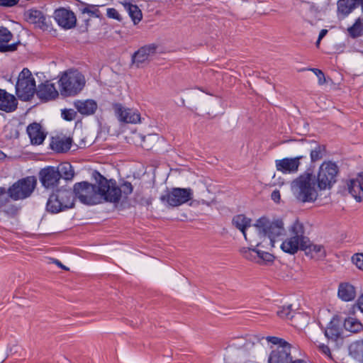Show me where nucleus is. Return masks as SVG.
I'll list each match as a JSON object with an SVG mask.
<instances>
[{
  "label": "nucleus",
  "mask_w": 363,
  "mask_h": 363,
  "mask_svg": "<svg viewBox=\"0 0 363 363\" xmlns=\"http://www.w3.org/2000/svg\"><path fill=\"white\" fill-rule=\"evenodd\" d=\"M358 0H339L337 1V11L343 16H347L355 8Z\"/></svg>",
  "instance_id": "2f4dec72"
},
{
  "label": "nucleus",
  "mask_w": 363,
  "mask_h": 363,
  "mask_svg": "<svg viewBox=\"0 0 363 363\" xmlns=\"http://www.w3.org/2000/svg\"><path fill=\"white\" fill-rule=\"evenodd\" d=\"M60 199H59V197L57 196V192L55 193H53L52 194L48 201H47V203H46V210L48 211V212H50L52 213H59L60 211H53L52 209H53V208L55 206L57 207V206L60 205Z\"/></svg>",
  "instance_id": "4c0bfd02"
},
{
  "label": "nucleus",
  "mask_w": 363,
  "mask_h": 363,
  "mask_svg": "<svg viewBox=\"0 0 363 363\" xmlns=\"http://www.w3.org/2000/svg\"><path fill=\"white\" fill-rule=\"evenodd\" d=\"M290 363H306V362L303 359H295L293 360V358L291 359V362Z\"/></svg>",
  "instance_id": "5fc2aeb1"
},
{
  "label": "nucleus",
  "mask_w": 363,
  "mask_h": 363,
  "mask_svg": "<svg viewBox=\"0 0 363 363\" xmlns=\"http://www.w3.org/2000/svg\"><path fill=\"white\" fill-rule=\"evenodd\" d=\"M264 337L257 335H247L235 337L230 341L229 346L236 350H242L245 354H250Z\"/></svg>",
  "instance_id": "9b49d317"
},
{
  "label": "nucleus",
  "mask_w": 363,
  "mask_h": 363,
  "mask_svg": "<svg viewBox=\"0 0 363 363\" xmlns=\"http://www.w3.org/2000/svg\"><path fill=\"white\" fill-rule=\"evenodd\" d=\"M267 340L276 345L268 358V363H290L291 362V345L277 337H267Z\"/></svg>",
  "instance_id": "0eeeda50"
},
{
  "label": "nucleus",
  "mask_w": 363,
  "mask_h": 363,
  "mask_svg": "<svg viewBox=\"0 0 363 363\" xmlns=\"http://www.w3.org/2000/svg\"><path fill=\"white\" fill-rule=\"evenodd\" d=\"M344 327L347 330L354 333H358L363 329L362 324L352 318H349L345 320Z\"/></svg>",
  "instance_id": "e433bc0d"
},
{
  "label": "nucleus",
  "mask_w": 363,
  "mask_h": 363,
  "mask_svg": "<svg viewBox=\"0 0 363 363\" xmlns=\"http://www.w3.org/2000/svg\"><path fill=\"white\" fill-rule=\"evenodd\" d=\"M356 305L360 311L363 313V294L357 299Z\"/></svg>",
  "instance_id": "3c124183"
},
{
  "label": "nucleus",
  "mask_w": 363,
  "mask_h": 363,
  "mask_svg": "<svg viewBox=\"0 0 363 363\" xmlns=\"http://www.w3.org/2000/svg\"><path fill=\"white\" fill-rule=\"evenodd\" d=\"M82 12L84 13H91L93 14L94 12L92 11H91L89 8L86 7L84 9H82Z\"/></svg>",
  "instance_id": "6e6d98bb"
},
{
  "label": "nucleus",
  "mask_w": 363,
  "mask_h": 363,
  "mask_svg": "<svg viewBox=\"0 0 363 363\" xmlns=\"http://www.w3.org/2000/svg\"><path fill=\"white\" fill-rule=\"evenodd\" d=\"M35 81L31 72L23 68L20 72L16 84V93L18 97L24 101H30L35 94Z\"/></svg>",
  "instance_id": "423d86ee"
},
{
  "label": "nucleus",
  "mask_w": 363,
  "mask_h": 363,
  "mask_svg": "<svg viewBox=\"0 0 363 363\" xmlns=\"http://www.w3.org/2000/svg\"><path fill=\"white\" fill-rule=\"evenodd\" d=\"M359 2V4H361L362 6V9H363V0H358L357 1V3Z\"/></svg>",
  "instance_id": "13d9d810"
},
{
  "label": "nucleus",
  "mask_w": 363,
  "mask_h": 363,
  "mask_svg": "<svg viewBox=\"0 0 363 363\" xmlns=\"http://www.w3.org/2000/svg\"><path fill=\"white\" fill-rule=\"evenodd\" d=\"M349 354L354 359L363 363V340H357L349 346Z\"/></svg>",
  "instance_id": "7c9ffc66"
},
{
  "label": "nucleus",
  "mask_w": 363,
  "mask_h": 363,
  "mask_svg": "<svg viewBox=\"0 0 363 363\" xmlns=\"http://www.w3.org/2000/svg\"><path fill=\"white\" fill-rule=\"evenodd\" d=\"M192 197L193 190L191 188H172L162 195L160 200L171 207H177L188 202Z\"/></svg>",
  "instance_id": "9d476101"
},
{
  "label": "nucleus",
  "mask_w": 363,
  "mask_h": 363,
  "mask_svg": "<svg viewBox=\"0 0 363 363\" xmlns=\"http://www.w3.org/2000/svg\"><path fill=\"white\" fill-rule=\"evenodd\" d=\"M232 223L236 228L242 233L245 239L250 244V245L256 247H259L261 245V242L257 240V233H255V228L253 231H250L249 234L246 233V229L251 226L250 218H247L243 214H239L233 217Z\"/></svg>",
  "instance_id": "f8f14e48"
},
{
  "label": "nucleus",
  "mask_w": 363,
  "mask_h": 363,
  "mask_svg": "<svg viewBox=\"0 0 363 363\" xmlns=\"http://www.w3.org/2000/svg\"><path fill=\"white\" fill-rule=\"evenodd\" d=\"M72 139L70 138H55L50 143L51 148L57 152L68 151L71 147Z\"/></svg>",
  "instance_id": "c756f323"
},
{
  "label": "nucleus",
  "mask_w": 363,
  "mask_h": 363,
  "mask_svg": "<svg viewBox=\"0 0 363 363\" xmlns=\"http://www.w3.org/2000/svg\"><path fill=\"white\" fill-rule=\"evenodd\" d=\"M156 50L157 46L155 44H150L140 48L132 56L133 64L135 65L137 67H140L148 60L150 56L156 52Z\"/></svg>",
  "instance_id": "6ab92c4d"
},
{
  "label": "nucleus",
  "mask_w": 363,
  "mask_h": 363,
  "mask_svg": "<svg viewBox=\"0 0 363 363\" xmlns=\"http://www.w3.org/2000/svg\"><path fill=\"white\" fill-rule=\"evenodd\" d=\"M303 156H298L294 158H284L275 161L277 170L284 174L296 173L300 166V160Z\"/></svg>",
  "instance_id": "a211bd4d"
},
{
  "label": "nucleus",
  "mask_w": 363,
  "mask_h": 363,
  "mask_svg": "<svg viewBox=\"0 0 363 363\" xmlns=\"http://www.w3.org/2000/svg\"><path fill=\"white\" fill-rule=\"evenodd\" d=\"M108 179L99 174L96 184L87 182L76 183L74 185V194L84 204L94 205L103 199L106 201V192L109 189Z\"/></svg>",
  "instance_id": "f257e3e1"
},
{
  "label": "nucleus",
  "mask_w": 363,
  "mask_h": 363,
  "mask_svg": "<svg viewBox=\"0 0 363 363\" xmlns=\"http://www.w3.org/2000/svg\"><path fill=\"white\" fill-rule=\"evenodd\" d=\"M327 33H328V30H326V29L321 30L319 33V35H318L319 40H321L325 36V35Z\"/></svg>",
  "instance_id": "864d4df0"
},
{
  "label": "nucleus",
  "mask_w": 363,
  "mask_h": 363,
  "mask_svg": "<svg viewBox=\"0 0 363 363\" xmlns=\"http://www.w3.org/2000/svg\"><path fill=\"white\" fill-rule=\"evenodd\" d=\"M347 188L349 193L357 202L362 201L361 194L363 193V186L357 178L349 180L347 182Z\"/></svg>",
  "instance_id": "c85d7f7f"
},
{
  "label": "nucleus",
  "mask_w": 363,
  "mask_h": 363,
  "mask_svg": "<svg viewBox=\"0 0 363 363\" xmlns=\"http://www.w3.org/2000/svg\"><path fill=\"white\" fill-rule=\"evenodd\" d=\"M320 40H319V38H318V40L316 41V46L318 47L320 45Z\"/></svg>",
  "instance_id": "bf43d9fd"
},
{
  "label": "nucleus",
  "mask_w": 363,
  "mask_h": 363,
  "mask_svg": "<svg viewBox=\"0 0 363 363\" xmlns=\"http://www.w3.org/2000/svg\"><path fill=\"white\" fill-rule=\"evenodd\" d=\"M35 94L41 101H44L55 99L59 95L55 84L48 81L40 84L36 89Z\"/></svg>",
  "instance_id": "aec40b11"
},
{
  "label": "nucleus",
  "mask_w": 363,
  "mask_h": 363,
  "mask_svg": "<svg viewBox=\"0 0 363 363\" xmlns=\"http://www.w3.org/2000/svg\"><path fill=\"white\" fill-rule=\"evenodd\" d=\"M39 179L45 188L53 189L58 186L60 175L56 167L48 166L40 169L39 172Z\"/></svg>",
  "instance_id": "2eb2a0df"
},
{
  "label": "nucleus",
  "mask_w": 363,
  "mask_h": 363,
  "mask_svg": "<svg viewBox=\"0 0 363 363\" xmlns=\"http://www.w3.org/2000/svg\"><path fill=\"white\" fill-rule=\"evenodd\" d=\"M315 185V176L311 173L305 172L291 182V190L298 201L312 203L318 196Z\"/></svg>",
  "instance_id": "f03ea898"
},
{
  "label": "nucleus",
  "mask_w": 363,
  "mask_h": 363,
  "mask_svg": "<svg viewBox=\"0 0 363 363\" xmlns=\"http://www.w3.org/2000/svg\"><path fill=\"white\" fill-rule=\"evenodd\" d=\"M130 17L135 25L138 24L143 18V14L138 6L128 4L125 6Z\"/></svg>",
  "instance_id": "f704fd0d"
},
{
  "label": "nucleus",
  "mask_w": 363,
  "mask_h": 363,
  "mask_svg": "<svg viewBox=\"0 0 363 363\" xmlns=\"http://www.w3.org/2000/svg\"><path fill=\"white\" fill-rule=\"evenodd\" d=\"M342 329L339 321L335 319L331 320L328 327L324 329L325 336L332 341H336L340 337Z\"/></svg>",
  "instance_id": "cd10ccee"
},
{
  "label": "nucleus",
  "mask_w": 363,
  "mask_h": 363,
  "mask_svg": "<svg viewBox=\"0 0 363 363\" xmlns=\"http://www.w3.org/2000/svg\"><path fill=\"white\" fill-rule=\"evenodd\" d=\"M319 349L324 354L329 357L330 358H332L330 350L328 346L322 344L319 345Z\"/></svg>",
  "instance_id": "de8ad7c7"
},
{
  "label": "nucleus",
  "mask_w": 363,
  "mask_h": 363,
  "mask_svg": "<svg viewBox=\"0 0 363 363\" xmlns=\"http://www.w3.org/2000/svg\"><path fill=\"white\" fill-rule=\"evenodd\" d=\"M74 105L77 111L84 116L94 114L98 107L97 103L93 99L77 100Z\"/></svg>",
  "instance_id": "a878e982"
},
{
  "label": "nucleus",
  "mask_w": 363,
  "mask_h": 363,
  "mask_svg": "<svg viewBox=\"0 0 363 363\" xmlns=\"http://www.w3.org/2000/svg\"><path fill=\"white\" fill-rule=\"evenodd\" d=\"M338 173V167L332 162H323L318 170L315 177L318 188L320 190L330 189L336 182V177Z\"/></svg>",
  "instance_id": "6e6552de"
},
{
  "label": "nucleus",
  "mask_w": 363,
  "mask_h": 363,
  "mask_svg": "<svg viewBox=\"0 0 363 363\" xmlns=\"http://www.w3.org/2000/svg\"><path fill=\"white\" fill-rule=\"evenodd\" d=\"M13 34L5 27H0V52H13L17 50L18 43L8 45L7 43L12 39Z\"/></svg>",
  "instance_id": "393cba45"
},
{
  "label": "nucleus",
  "mask_w": 363,
  "mask_h": 363,
  "mask_svg": "<svg viewBox=\"0 0 363 363\" xmlns=\"http://www.w3.org/2000/svg\"><path fill=\"white\" fill-rule=\"evenodd\" d=\"M86 81L78 71L65 72L59 80L60 91L65 97L78 94L84 88Z\"/></svg>",
  "instance_id": "39448f33"
},
{
  "label": "nucleus",
  "mask_w": 363,
  "mask_h": 363,
  "mask_svg": "<svg viewBox=\"0 0 363 363\" xmlns=\"http://www.w3.org/2000/svg\"><path fill=\"white\" fill-rule=\"evenodd\" d=\"M257 240L261 242L259 247L268 248V246L274 247L275 238L284 234V223L281 220L271 222L267 218L262 217L256 221L254 225Z\"/></svg>",
  "instance_id": "7ed1b4c3"
},
{
  "label": "nucleus",
  "mask_w": 363,
  "mask_h": 363,
  "mask_svg": "<svg viewBox=\"0 0 363 363\" xmlns=\"http://www.w3.org/2000/svg\"><path fill=\"white\" fill-rule=\"evenodd\" d=\"M4 212L8 215H10L11 216H15L18 212V208L15 206H11L8 208H6L4 210Z\"/></svg>",
  "instance_id": "09e8293b"
},
{
  "label": "nucleus",
  "mask_w": 363,
  "mask_h": 363,
  "mask_svg": "<svg viewBox=\"0 0 363 363\" xmlns=\"http://www.w3.org/2000/svg\"><path fill=\"white\" fill-rule=\"evenodd\" d=\"M308 250V252L312 254V257H315L318 259H322L325 257V251L322 245H314L311 243L308 240V244L303 250Z\"/></svg>",
  "instance_id": "c9c22d12"
},
{
  "label": "nucleus",
  "mask_w": 363,
  "mask_h": 363,
  "mask_svg": "<svg viewBox=\"0 0 363 363\" xmlns=\"http://www.w3.org/2000/svg\"><path fill=\"white\" fill-rule=\"evenodd\" d=\"M289 237L281 245V250L290 255H294L299 249L304 250L308 244V238L304 235L303 223L296 220L289 229Z\"/></svg>",
  "instance_id": "20e7f679"
},
{
  "label": "nucleus",
  "mask_w": 363,
  "mask_h": 363,
  "mask_svg": "<svg viewBox=\"0 0 363 363\" xmlns=\"http://www.w3.org/2000/svg\"><path fill=\"white\" fill-rule=\"evenodd\" d=\"M25 16L28 23L42 30H47L49 28L46 18L40 11L30 9L25 13Z\"/></svg>",
  "instance_id": "412c9836"
},
{
  "label": "nucleus",
  "mask_w": 363,
  "mask_h": 363,
  "mask_svg": "<svg viewBox=\"0 0 363 363\" xmlns=\"http://www.w3.org/2000/svg\"><path fill=\"white\" fill-rule=\"evenodd\" d=\"M271 198L272 199L276 202V203H279V201H280V199H281V195H280V192L279 190H274L272 191V194H271Z\"/></svg>",
  "instance_id": "8fccbe9b"
},
{
  "label": "nucleus",
  "mask_w": 363,
  "mask_h": 363,
  "mask_svg": "<svg viewBox=\"0 0 363 363\" xmlns=\"http://www.w3.org/2000/svg\"><path fill=\"white\" fill-rule=\"evenodd\" d=\"M325 147L323 145H317L314 149L311 151V160L312 162L320 160L325 153Z\"/></svg>",
  "instance_id": "58836bf2"
},
{
  "label": "nucleus",
  "mask_w": 363,
  "mask_h": 363,
  "mask_svg": "<svg viewBox=\"0 0 363 363\" xmlns=\"http://www.w3.org/2000/svg\"><path fill=\"white\" fill-rule=\"evenodd\" d=\"M352 262L360 269L363 270V253H357L352 256Z\"/></svg>",
  "instance_id": "79ce46f5"
},
{
  "label": "nucleus",
  "mask_w": 363,
  "mask_h": 363,
  "mask_svg": "<svg viewBox=\"0 0 363 363\" xmlns=\"http://www.w3.org/2000/svg\"><path fill=\"white\" fill-rule=\"evenodd\" d=\"M17 106L18 101L16 97L6 90L0 89V110L11 113L17 108Z\"/></svg>",
  "instance_id": "4be33fe9"
},
{
  "label": "nucleus",
  "mask_w": 363,
  "mask_h": 363,
  "mask_svg": "<svg viewBox=\"0 0 363 363\" xmlns=\"http://www.w3.org/2000/svg\"><path fill=\"white\" fill-rule=\"evenodd\" d=\"M76 115H77V113L72 110V109H69V110H63L62 112V116L63 117V118L66 121H72L76 117Z\"/></svg>",
  "instance_id": "37998d69"
},
{
  "label": "nucleus",
  "mask_w": 363,
  "mask_h": 363,
  "mask_svg": "<svg viewBox=\"0 0 363 363\" xmlns=\"http://www.w3.org/2000/svg\"><path fill=\"white\" fill-rule=\"evenodd\" d=\"M54 18L57 24L65 29L74 28L77 22L74 13L72 11L64 8H60L55 11Z\"/></svg>",
  "instance_id": "dca6fc26"
},
{
  "label": "nucleus",
  "mask_w": 363,
  "mask_h": 363,
  "mask_svg": "<svg viewBox=\"0 0 363 363\" xmlns=\"http://www.w3.org/2000/svg\"><path fill=\"white\" fill-rule=\"evenodd\" d=\"M19 0H0V6L5 7H11L16 5Z\"/></svg>",
  "instance_id": "49530a36"
},
{
  "label": "nucleus",
  "mask_w": 363,
  "mask_h": 363,
  "mask_svg": "<svg viewBox=\"0 0 363 363\" xmlns=\"http://www.w3.org/2000/svg\"><path fill=\"white\" fill-rule=\"evenodd\" d=\"M113 109L118 119L127 123H137L140 121V115L130 108H125L121 104H113Z\"/></svg>",
  "instance_id": "f3484780"
},
{
  "label": "nucleus",
  "mask_w": 363,
  "mask_h": 363,
  "mask_svg": "<svg viewBox=\"0 0 363 363\" xmlns=\"http://www.w3.org/2000/svg\"><path fill=\"white\" fill-rule=\"evenodd\" d=\"M311 71L318 77L319 84L323 85L326 82L324 73L320 69L313 68Z\"/></svg>",
  "instance_id": "a18cd8bd"
},
{
  "label": "nucleus",
  "mask_w": 363,
  "mask_h": 363,
  "mask_svg": "<svg viewBox=\"0 0 363 363\" xmlns=\"http://www.w3.org/2000/svg\"><path fill=\"white\" fill-rule=\"evenodd\" d=\"M57 196L59 197L60 204L55 206L53 211H62L67 208H71L74 206L73 194L74 191L67 189L57 190Z\"/></svg>",
  "instance_id": "5701e85b"
},
{
  "label": "nucleus",
  "mask_w": 363,
  "mask_h": 363,
  "mask_svg": "<svg viewBox=\"0 0 363 363\" xmlns=\"http://www.w3.org/2000/svg\"><path fill=\"white\" fill-rule=\"evenodd\" d=\"M349 35L357 38L363 35V18H358L354 23L347 28Z\"/></svg>",
  "instance_id": "473e14b6"
},
{
  "label": "nucleus",
  "mask_w": 363,
  "mask_h": 363,
  "mask_svg": "<svg viewBox=\"0 0 363 363\" xmlns=\"http://www.w3.org/2000/svg\"><path fill=\"white\" fill-rule=\"evenodd\" d=\"M292 305L281 307L277 312V315L281 318L291 319L294 317Z\"/></svg>",
  "instance_id": "ea45409f"
},
{
  "label": "nucleus",
  "mask_w": 363,
  "mask_h": 363,
  "mask_svg": "<svg viewBox=\"0 0 363 363\" xmlns=\"http://www.w3.org/2000/svg\"><path fill=\"white\" fill-rule=\"evenodd\" d=\"M32 145H40L46 138V133L42 130L40 123H33L26 129Z\"/></svg>",
  "instance_id": "b1692460"
},
{
  "label": "nucleus",
  "mask_w": 363,
  "mask_h": 363,
  "mask_svg": "<svg viewBox=\"0 0 363 363\" xmlns=\"http://www.w3.org/2000/svg\"><path fill=\"white\" fill-rule=\"evenodd\" d=\"M36 182L34 177H27L19 179L9 188L7 191L9 196L15 201L24 199L32 194Z\"/></svg>",
  "instance_id": "1a4fd4ad"
},
{
  "label": "nucleus",
  "mask_w": 363,
  "mask_h": 363,
  "mask_svg": "<svg viewBox=\"0 0 363 363\" xmlns=\"http://www.w3.org/2000/svg\"><path fill=\"white\" fill-rule=\"evenodd\" d=\"M256 247V246L252 245L250 247H242L240 252L245 259L259 264H265L274 262V256L272 254Z\"/></svg>",
  "instance_id": "4468645a"
},
{
  "label": "nucleus",
  "mask_w": 363,
  "mask_h": 363,
  "mask_svg": "<svg viewBox=\"0 0 363 363\" xmlns=\"http://www.w3.org/2000/svg\"><path fill=\"white\" fill-rule=\"evenodd\" d=\"M59 171L60 179L63 178L65 180H72L74 176V172L72 166L68 163H62L58 167H56Z\"/></svg>",
  "instance_id": "72a5a7b5"
},
{
  "label": "nucleus",
  "mask_w": 363,
  "mask_h": 363,
  "mask_svg": "<svg viewBox=\"0 0 363 363\" xmlns=\"http://www.w3.org/2000/svg\"><path fill=\"white\" fill-rule=\"evenodd\" d=\"M109 189L106 192V201L111 203H118L121 200L122 195L127 197L132 194L133 187L130 182H125L119 187L116 182L113 179H108Z\"/></svg>",
  "instance_id": "ddd939ff"
},
{
  "label": "nucleus",
  "mask_w": 363,
  "mask_h": 363,
  "mask_svg": "<svg viewBox=\"0 0 363 363\" xmlns=\"http://www.w3.org/2000/svg\"><path fill=\"white\" fill-rule=\"evenodd\" d=\"M141 146L146 150H151L153 147L152 143L157 138L156 135H148L147 136H140Z\"/></svg>",
  "instance_id": "a19ab883"
},
{
  "label": "nucleus",
  "mask_w": 363,
  "mask_h": 363,
  "mask_svg": "<svg viewBox=\"0 0 363 363\" xmlns=\"http://www.w3.org/2000/svg\"><path fill=\"white\" fill-rule=\"evenodd\" d=\"M337 295L344 301H351L356 297V289L351 284L342 282L339 284Z\"/></svg>",
  "instance_id": "bb28decb"
},
{
  "label": "nucleus",
  "mask_w": 363,
  "mask_h": 363,
  "mask_svg": "<svg viewBox=\"0 0 363 363\" xmlns=\"http://www.w3.org/2000/svg\"><path fill=\"white\" fill-rule=\"evenodd\" d=\"M52 262L65 270H69V269L67 267H66L65 265H63L58 259H53Z\"/></svg>",
  "instance_id": "603ef678"
},
{
  "label": "nucleus",
  "mask_w": 363,
  "mask_h": 363,
  "mask_svg": "<svg viewBox=\"0 0 363 363\" xmlns=\"http://www.w3.org/2000/svg\"><path fill=\"white\" fill-rule=\"evenodd\" d=\"M362 11H363V9H362Z\"/></svg>",
  "instance_id": "052dcab7"
},
{
  "label": "nucleus",
  "mask_w": 363,
  "mask_h": 363,
  "mask_svg": "<svg viewBox=\"0 0 363 363\" xmlns=\"http://www.w3.org/2000/svg\"><path fill=\"white\" fill-rule=\"evenodd\" d=\"M6 157V155L2 151L0 150V160H4Z\"/></svg>",
  "instance_id": "4d7b16f0"
},
{
  "label": "nucleus",
  "mask_w": 363,
  "mask_h": 363,
  "mask_svg": "<svg viewBox=\"0 0 363 363\" xmlns=\"http://www.w3.org/2000/svg\"><path fill=\"white\" fill-rule=\"evenodd\" d=\"M107 16L118 21H121V16L118 11L114 8H108L106 12Z\"/></svg>",
  "instance_id": "c03bdc74"
}]
</instances>
